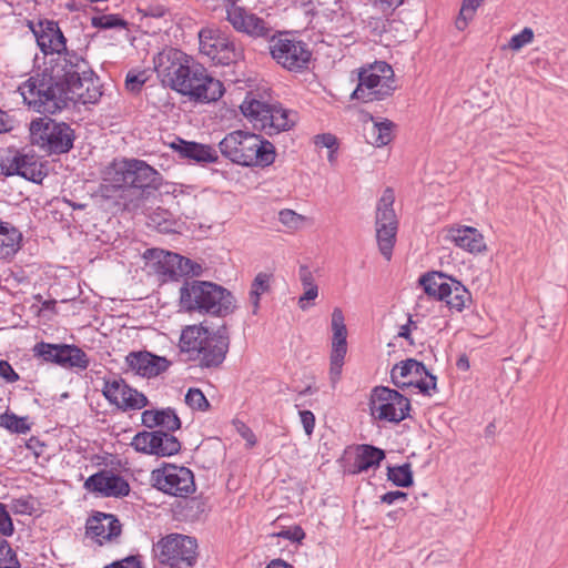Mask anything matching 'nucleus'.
I'll list each match as a JSON object with an SVG mask.
<instances>
[{"label": "nucleus", "mask_w": 568, "mask_h": 568, "mask_svg": "<svg viewBox=\"0 0 568 568\" xmlns=\"http://www.w3.org/2000/svg\"><path fill=\"white\" fill-rule=\"evenodd\" d=\"M171 148L179 152L181 158L197 163H214L219 159L216 151L211 145L206 144L178 139L176 142L171 144Z\"/></svg>", "instance_id": "27"}, {"label": "nucleus", "mask_w": 568, "mask_h": 568, "mask_svg": "<svg viewBox=\"0 0 568 568\" xmlns=\"http://www.w3.org/2000/svg\"><path fill=\"white\" fill-rule=\"evenodd\" d=\"M154 487L175 497H187L195 491L193 473L184 467L166 464L152 471Z\"/></svg>", "instance_id": "15"}, {"label": "nucleus", "mask_w": 568, "mask_h": 568, "mask_svg": "<svg viewBox=\"0 0 568 568\" xmlns=\"http://www.w3.org/2000/svg\"><path fill=\"white\" fill-rule=\"evenodd\" d=\"M12 519L3 504L0 503V535L11 536L13 534Z\"/></svg>", "instance_id": "48"}, {"label": "nucleus", "mask_w": 568, "mask_h": 568, "mask_svg": "<svg viewBox=\"0 0 568 568\" xmlns=\"http://www.w3.org/2000/svg\"><path fill=\"white\" fill-rule=\"evenodd\" d=\"M102 393L111 404L122 410L141 409L148 405L146 396L131 388L120 377L106 379Z\"/></svg>", "instance_id": "20"}, {"label": "nucleus", "mask_w": 568, "mask_h": 568, "mask_svg": "<svg viewBox=\"0 0 568 568\" xmlns=\"http://www.w3.org/2000/svg\"><path fill=\"white\" fill-rule=\"evenodd\" d=\"M122 525L112 514L97 513L88 518L85 536L99 546L120 542Z\"/></svg>", "instance_id": "19"}, {"label": "nucleus", "mask_w": 568, "mask_h": 568, "mask_svg": "<svg viewBox=\"0 0 568 568\" xmlns=\"http://www.w3.org/2000/svg\"><path fill=\"white\" fill-rule=\"evenodd\" d=\"M146 79L148 78H146V74L144 71H142V72L130 71L126 74L125 87L128 90H130L132 92L139 91L141 89V87L145 83Z\"/></svg>", "instance_id": "47"}, {"label": "nucleus", "mask_w": 568, "mask_h": 568, "mask_svg": "<svg viewBox=\"0 0 568 568\" xmlns=\"http://www.w3.org/2000/svg\"><path fill=\"white\" fill-rule=\"evenodd\" d=\"M58 365L64 368H81L85 369L89 366V358L87 354L74 345L61 344L59 346Z\"/></svg>", "instance_id": "33"}, {"label": "nucleus", "mask_w": 568, "mask_h": 568, "mask_svg": "<svg viewBox=\"0 0 568 568\" xmlns=\"http://www.w3.org/2000/svg\"><path fill=\"white\" fill-rule=\"evenodd\" d=\"M278 536L292 541H301L302 539H304L305 532L301 527L295 526L293 528L282 530L281 532H278Z\"/></svg>", "instance_id": "53"}, {"label": "nucleus", "mask_w": 568, "mask_h": 568, "mask_svg": "<svg viewBox=\"0 0 568 568\" xmlns=\"http://www.w3.org/2000/svg\"><path fill=\"white\" fill-rule=\"evenodd\" d=\"M222 155L242 166L271 165L275 160L274 145L261 135L243 130L226 134L219 143Z\"/></svg>", "instance_id": "4"}, {"label": "nucleus", "mask_w": 568, "mask_h": 568, "mask_svg": "<svg viewBox=\"0 0 568 568\" xmlns=\"http://www.w3.org/2000/svg\"><path fill=\"white\" fill-rule=\"evenodd\" d=\"M387 478L398 487H409L413 485V471L410 464L387 468Z\"/></svg>", "instance_id": "37"}, {"label": "nucleus", "mask_w": 568, "mask_h": 568, "mask_svg": "<svg viewBox=\"0 0 568 568\" xmlns=\"http://www.w3.org/2000/svg\"><path fill=\"white\" fill-rule=\"evenodd\" d=\"M181 449V443L172 434L163 430L154 432V449L153 455L172 456Z\"/></svg>", "instance_id": "35"}, {"label": "nucleus", "mask_w": 568, "mask_h": 568, "mask_svg": "<svg viewBox=\"0 0 568 568\" xmlns=\"http://www.w3.org/2000/svg\"><path fill=\"white\" fill-rule=\"evenodd\" d=\"M304 293L298 297L297 305L302 311L308 310L317 297H318V287H308L303 288Z\"/></svg>", "instance_id": "49"}, {"label": "nucleus", "mask_w": 568, "mask_h": 568, "mask_svg": "<svg viewBox=\"0 0 568 568\" xmlns=\"http://www.w3.org/2000/svg\"><path fill=\"white\" fill-rule=\"evenodd\" d=\"M369 120L372 124L365 129L366 141L377 148L387 145L393 140L395 124L387 119L375 121L372 115H369Z\"/></svg>", "instance_id": "31"}, {"label": "nucleus", "mask_w": 568, "mask_h": 568, "mask_svg": "<svg viewBox=\"0 0 568 568\" xmlns=\"http://www.w3.org/2000/svg\"><path fill=\"white\" fill-rule=\"evenodd\" d=\"M450 280L449 276H446L443 273L433 272L423 275L419 278V283L423 286L425 293L429 296H434L435 298H440L447 282Z\"/></svg>", "instance_id": "36"}, {"label": "nucleus", "mask_w": 568, "mask_h": 568, "mask_svg": "<svg viewBox=\"0 0 568 568\" xmlns=\"http://www.w3.org/2000/svg\"><path fill=\"white\" fill-rule=\"evenodd\" d=\"M357 80L358 83L351 98L363 102L385 100L397 88L394 70L385 61H375L359 68Z\"/></svg>", "instance_id": "7"}, {"label": "nucleus", "mask_w": 568, "mask_h": 568, "mask_svg": "<svg viewBox=\"0 0 568 568\" xmlns=\"http://www.w3.org/2000/svg\"><path fill=\"white\" fill-rule=\"evenodd\" d=\"M314 143L320 148L337 149V139L331 133L318 134L314 139Z\"/></svg>", "instance_id": "50"}, {"label": "nucleus", "mask_w": 568, "mask_h": 568, "mask_svg": "<svg viewBox=\"0 0 568 568\" xmlns=\"http://www.w3.org/2000/svg\"><path fill=\"white\" fill-rule=\"evenodd\" d=\"M272 278V274L260 272L256 274L251 284L248 303L254 315L258 313L261 296L271 291Z\"/></svg>", "instance_id": "34"}, {"label": "nucleus", "mask_w": 568, "mask_h": 568, "mask_svg": "<svg viewBox=\"0 0 568 568\" xmlns=\"http://www.w3.org/2000/svg\"><path fill=\"white\" fill-rule=\"evenodd\" d=\"M398 335L400 337L408 338L409 337V327H408V325L402 326Z\"/></svg>", "instance_id": "61"}, {"label": "nucleus", "mask_w": 568, "mask_h": 568, "mask_svg": "<svg viewBox=\"0 0 568 568\" xmlns=\"http://www.w3.org/2000/svg\"><path fill=\"white\" fill-rule=\"evenodd\" d=\"M113 181L119 185H129L136 189H158L161 185V174L146 164L135 159H124L112 164Z\"/></svg>", "instance_id": "12"}, {"label": "nucleus", "mask_w": 568, "mask_h": 568, "mask_svg": "<svg viewBox=\"0 0 568 568\" xmlns=\"http://www.w3.org/2000/svg\"><path fill=\"white\" fill-rule=\"evenodd\" d=\"M145 258L154 261L155 271L168 275L171 278L178 277L189 272L190 260L182 257L176 253L165 252L159 248H151L144 253Z\"/></svg>", "instance_id": "25"}, {"label": "nucleus", "mask_w": 568, "mask_h": 568, "mask_svg": "<svg viewBox=\"0 0 568 568\" xmlns=\"http://www.w3.org/2000/svg\"><path fill=\"white\" fill-rule=\"evenodd\" d=\"M142 424L148 428L160 427L166 432H174L181 427V420L171 408L146 409L142 413Z\"/></svg>", "instance_id": "28"}, {"label": "nucleus", "mask_w": 568, "mask_h": 568, "mask_svg": "<svg viewBox=\"0 0 568 568\" xmlns=\"http://www.w3.org/2000/svg\"><path fill=\"white\" fill-rule=\"evenodd\" d=\"M200 52L216 64H230L240 51L230 37L220 29L206 27L199 32Z\"/></svg>", "instance_id": "14"}, {"label": "nucleus", "mask_w": 568, "mask_h": 568, "mask_svg": "<svg viewBox=\"0 0 568 568\" xmlns=\"http://www.w3.org/2000/svg\"><path fill=\"white\" fill-rule=\"evenodd\" d=\"M104 568H143L136 557L130 556L125 559L115 561Z\"/></svg>", "instance_id": "54"}, {"label": "nucleus", "mask_w": 568, "mask_h": 568, "mask_svg": "<svg viewBox=\"0 0 568 568\" xmlns=\"http://www.w3.org/2000/svg\"><path fill=\"white\" fill-rule=\"evenodd\" d=\"M30 141L49 153L62 154L73 146V130L64 122L36 119L30 123Z\"/></svg>", "instance_id": "9"}, {"label": "nucleus", "mask_w": 568, "mask_h": 568, "mask_svg": "<svg viewBox=\"0 0 568 568\" xmlns=\"http://www.w3.org/2000/svg\"><path fill=\"white\" fill-rule=\"evenodd\" d=\"M126 363L136 374L148 378L160 375L170 366L165 357L149 352H132L126 356Z\"/></svg>", "instance_id": "26"}, {"label": "nucleus", "mask_w": 568, "mask_h": 568, "mask_svg": "<svg viewBox=\"0 0 568 568\" xmlns=\"http://www.w3.org/2000/svg\"><path fill=\"white\" fill-rule=\"evenodd\" d=\"M484 2V0H464L459 16L456 19V28L458 30H464L470 20H473L477 8Z\"/></svg>", "instance_id": "39"}, {"label": "nucleus", "mask_w": 568, "mask_h": 568, "mask_svg": "<svg viewBox=\"0 0 568 568\" xmlns=\"http://www.w3.org/2000/svg\"><path fill=\"white\" fill-rule=\"evenodd\" d=\"M337 149H331L327 155V160L333 163L336 159L335 153Z\"/></svg>", "instance_id": "62"}, {"label": "nucleus", "mask_w": 568, "mask_h": 568, "mask_svg": "<svg viewBox=\"0 0 568 568\" xmlns=\"http://www.w3.org/2000/svg\"><path fill=\"white\" fill-rule=\"evenodd\" d=\"M395 201L394 191L386 189L376 209V240L381 254L389 261L396 242L397 219L393 204Z\"/></svg>", "instance_id": "11"}, {"label": "nucleus", "mask_w": 568, "mask_h": 568, "mask_svg": "<svg viewBox=\"0 0 568 568\" xmlns=\"http://www.w3.org/2000/svg\"><path fill=\"white\" fill-rule=\"evenodd\" d=\"M21 244L22 233L12 224L0 221V260L12 258Z\"/></svg>", "instance_id": "30"}, {"label": "nucleus", "mask_w": 568, "mask_h": 568, "mask_svg": "<svg viewBox=\"0 0 568 568\" xmlns=\"http://www.w3.org/2000/svg\"><path fill=\"white\" fill-rule=\"evenodd\" d=\"M332 351L329 357V379L333 387L336 386L341 378L344 358L347 353V328L345 325L344 314L341 308L336 307L332 312Z\"/></svg>", "instance_id": "18"}, {"label": "nucleus", "mask_w": 568, "mask_h": 568, "mask_svg": "<svg viewBox=\"0 0 568 568\" xmlns=\"http://www.w3.org/2000/svg\"><path fill=\"white\" fill-rule=\"evenodd\" d=\"M226 19L236 31L248 36L264 37L270 31L263 19L236 6V3L226 8Z\"/></svg>", "instance_id": "22"}, {"label": "nucleus", "mask_w": 568, "mask_h": 568, "mask_svg": "<svg viewBox=\"0 0 568 568\" xmlns=\"http://www.w3.org/2000/svg\"><path fill=\"white\" fill-rule=\"evenodd\" d=\"M266 568H293L291 565L281 559L272 560Z\"/></svg>", "instance_id": "58"}, {"label": "nucleus", "mask_w": 568, "mask_h": 568, "mask_svg": "<svg viewBox=\"0 0 568 568\" xmlns=\"http://www.w3.org/2000/svg\"><path fill=\"white\" fill-rule=\"evenodd\" d=\"M233 295L212 282L187 281L180 288V305L187 312L224 316L233 312Z\"/></svg>", "instance_id": "5"}, {"label": "nucleus", "mask_w": 568, "mask_h": 568, "mask_svg": "<svg viewBox=\"0 0 568 568\" xmlns=\"http://www.w3.org/2000/svg\"><path fill=\"white\" fill-rule=\"evenodd\" d=\"M457 367L463 371H467L469 368V361L466 356H462L457 361Z\"/></svg>", "instance_id": "59"}, {"label": "nucleus", "mask_w": 568, "mask_h": 568, "mask_svg": "<svg viewBox=\"0 0 568 568\" xmlns=\"http://www.w3.org/2000/svg\"><path fill=\"white\" fill-rule=\"evenodd\" d=\"M21 504V506L27 507V503H21L20 500H17V505ZM21 511H26V508L21 509Z\"/></svg>", "instance_id": "63"}, {"label": "nucleus", "mask_w": 568, "mask_h": 568, "mask_svg": "<svg viewBox=\"0 0 568 568\" xmlns=\"http://www.w3.org/2000/svg\"><path fill=\"white\" fill-rule=\"evenodd\" d=\"M1 173L6 176L19 175L33 183H41L45 176L43 165L34 154L8 151L0 159Z\"/></svg>", "instance_id": "17"}, {"label": "nucleus", "mask_w": 568, "mask_h": 568, "mask_svg": "<svg viewBox=\"0 0 568 568\" xmlns=\"http://www.w3.org/2000/svg\"><path fill=\"white\" fill-rule=\"evenodd\" d=\"M243 115L253 124L254 129L267 134L290 130L295 123V113L277 104H271L256 94L248 92L240 105Z\"/></svg>", "instance_id": "6"}, {"label": "nucleus", "mask_w": 568, "mask_h": 568, "mask_svg": "<svg viewBox=\"0 0 568 568\" xmlns=\"http://www.w3.org/2000/svg\"><path fill=\"white\" fill-rule=\"evenodd\" d=\"M155 69L164 83L195 101L213 102L223 95L222 82L180 51L159 57Z\"/></svg>", "instance_id": "2"}, {"label": "nucleus", "mask_w": 568, "mask_h": 568, "mask_svg": "<svg viewBox=\"0 0 568 568\" xmlns=\"http://www.w3.org/2000/svg\"><path fill=\"white\" fill-rule=\"evenodd\" d=\"M270 52L272 58L288 71L306 69L312 55L305 42L283 34L272 39Z\"/></svg>", "instance_id": "13"}, {"label": "nucleus", "mask_w": 568, "mask_h": 568, "mask_svg": "<svg viewBox=\"0 0 568 568\" xmlns=\"http://www.w3.org/2000/svg\"><path fill=\"white\" fill-rule=\"evenodd\" d=\"M0 377H2L7 383H14L19 379V375L6 361H0Z\"/></svg>", "instance_id": "51"}, {"label": "nucleus", "mask_w": 568, "mask_h": 568, "mask_svg": "<svg viewBox=\"0 0 568 568\" xmlns=\"http://www.w3.org/2000/svg\"><path fill=\"white\" fill-rule=\"evenodd\" d=\"M438 300L445 302L450 311L462 312L471 302V295L459 281L450 277Z\"/></svg>", "instance_id": "29"}, {"label": "nucleus", "mask_w": 568, "mask_h": 568, "mask_svg": "<svg viewBox=\"0 0 568 568\" xmlns=\"http://www.w3.org/2000/svg\"><path fill=\"white\" fill-rule=\"evenodd\" d=\"M185 403L192 408L197 410H206L210 406L209 400L201 389L190 388L185 395Z\"/></svg>", "instance_id": "46"}, {"label": "nucleus", "mask_w": 568, "mask_h": 568, "mask_svg": "<svg viewBox=\"0 0 568 568\" xmlns=\"http://www.w3.org/2000/svg\"><path fill=\"white\" fill-rule=\"evenodd\" d=\"M369 409L374 419L398 424L408 416L410 403L399 392L377 386L372 392Z\"/></svg>", "instance_id": "10"}, {"label": "nucleus", "mask_w": 568, "mask_h": 568, "mask_svg": "<svg viewBox=\"0 0 568 568\" xmlns=\"http://www.w3.org/2000/svg\"><path fill=\"white\" fill-rule=\"evenodd\" d=\"M131 446L136 452L153 455L154 432H142L136 434L132 439Z\"/></svg>", "instance_id": "41"}, {"label": "nucleus", "mask_w": 568, "mask_h": 568, "mask_svg": "<svg viewBox=\"0 0 568 568\" xmlns=\"http://www.w3.org/2000/svg\"><path fill=\"white\" fill-rule=\"evenodd\" d=\"M532 40L534 31L531 28L526 27L519 33L514 34L505 48L510 49L513 51H519L525 45L531 43Z\"/></svg>", "instance_id": "45"}, {"label": "nucleus", "mask_w": 568, "mask_h": 568, "mask_svg": "<svg viewBox=\"0 0 568 568\" xmlns=\"http://www.w3.org/2000/svg\"><path fill=\"white\" fill-rule=\"evenodd\" d=\"M278 221L288 230L296 231L301 229L306 217L291 209H283L278 212Z\"/></svg>", "instance_id": "40"}, {"label": "nucleus", "mask_w": 568, "mask_h": 568, "mask_svg": "<svg viewBox=\"0 0 568 568\" xmlns=\"http://www.w3.org/2000/svg\"><path fill=\"white\" fill-rule=\"evenodd\" d=\"M243 437L250 443L251 446L255 445V436L248 428H246V430L243 433Z\"/></svg>", "instance_id": "60"}, {"label": "nucleus", "mask_w": 568, "mask_h": 568, "mask_svg": "<svg viewBox=\"0 0 568 568\" xmlns=\"http://www.w3.org/2000/svg\"><path fill=\"white\" fill-rule=\"evenodd\" d=\"M384 458V450L371 445H362L358 447L354 462V473H362L372 467H377Z\"/></svg>", "instance_id": "32"}, {"label": "nucleus", "mask_w": 568, "mask_h": 568, "mask_svg": "<svg viewBox=\"0 0 568 568\" xmlns=\"http://www.w3.org/2000/svg\"><path fill=\"white\" fill-rule=\"evenodd\" d=\"M445 240L470 254H480L487 250L484 235L473 226H449L445 230Z\"/></svg>", "instance_id": "23"}, {"label": "nucleus", "mask_w": 568, "mask_h": 568, "mask_svg": "<svg viewBox=\"0 0 568 568\" xmlns=\"http://www.w3.org/2000/svg\"><path fill=\"white\" fill-rule=\"evenodd\" d=\"M70 57H61L58 64L31 77L20 87L23 101L36 112L54 114L69 101L94 104L100 100L101 88L92 72L87 71V62L79 55Z\"/></svg>", "instance_id": "1"}, {"label": "nucleus", "mask_w": 568, "mask_h": 568, "mask_svg": "<svg viewBox=\"0 0 568 568\" xmlns=\"http://www.w3.org/2000/svg\"><path fill=\"white\" fill-rule=\"evenodd\" d=\"M300 417L305 433L310 436L313 433L315 426L314 414L311 410H301Z\"/></svg>", "instance_id": "52"}, {"label": "nucleus", "mask_w": 568, "mask_h": 568, "mask_svg": "<svg viewBox=\"0 0 568 568\" xmlns=\"http://www.w3.org/2000/svg\"><path fill=\"white\" fill-rule=\"evenodd\" d=\"M84 487L90 491L100 493L103 496H126L130 491V486L121 476L112 471L103 470L90 476Z\"/></svg>", "instance_id": "24"}, {"label": "nucleus", "mask_w": 568, "mask_h": 568, "mask_svg": "<svg viewBox=\"0 0 568 568\" xmlns=\"http://www.w3.org/2000/svg\"><path fill=\"white\" fill-rule=\"evenodd\" d=\"M0 426L17 434H27L30 430L27 417H19L9 413L0 416Z\"/></svg>", "instance_id": "38"}, {"label": "nucleus", "mask_w": 568, "mask_h": 568, "mask_svg": "<svg viewBox=\"0 0 568 568\" xmlns=\"http://www.w3.org/2000/svg\"><path fill=\"white\" fill-rule=\"evenodd\" d=\"M300 281L303 288L318 287L312 272L306 266L300 267Z\"/></svg>", "instance_id": "55"}, {"label": "nucleus", "mask_w": 568, "mask_h": 568, "mask_svg": "<svg viewBox=\"0 0 568 568\" xmlns=\"http://www.w3.org/2000/svg\"><path fill=\"white\" fill-rule=\"evenodd\" d=\"M59 346L58 344L41 342L36 344L33 352L36 356L43 358V361L58 364Z\"/></svg>", "instance_id": "43"}, {"label": "nucleus", "mask_w": 568, "mask_h": 568, "mask_svg": "<svg viewBox=\"0 0 568 568\" xmlns=\"http://www.w3.org/2000/svg\"><path fill=\"white\" fill-rule=\"evenodd\" d=\"M36 37L37 43L44 54L57 53L52 65L58 64L61 57L71 58L70 55H78L75 52L67 50V40L54 21H47L45 24H41V30L36 32Z\"/></svg>", "instance_id": "21"}, {"label": "nucleus", "mask_w": 568, "mask_h": 568, "mask_svg": "<svg viewBox=\"0 0 568 568\" xmlns=\"http://www.w3.org/2000/svg\"><path fill=\"white\" fill-rule=\"evenodd\" d=\"M406 498H407V494L406 493L399 491V490H395V491H388V493L384 494L381 497V501L385 503V504H388V505H392V504H394L397 500H405Z\"/></svg>", "instance_id": "56"}, {"label": "nucleus", "mask_w": 568, "mask_h": 568, "mask_svg": "<svg viewBox=\"0 0 568 568\" xmlns=\"http://www.w3.org/2000/svg\"><path fill=\"white\" fill-rule=\"evenodd\" d=\"M152 550L156 560L170 568H192L197 558L196 540L181 534L162 537Z\"/></svg>", "instance_id": "8"}, {"label": "nucleus", "mask_w": 568, "mask_h": 568, "mask_svg": "<svg viewBox=\"0 0 568 568\" xmlns=\"http://www.w3.org/2000/svg\"><path fill=\"white\" fill-rule=\"evenodd\" d=\"M12 130V122L3 110L0 109V133L9 132Z\"/></svg>", "instance_id": "57"}, {"label": "nucleus", "mask_w": 568, "mask_h": 568, "mask_svg": "<svg viewBox=\"0 0 568 568\" xmlns=\"http://www.w3.org/2000/svg\"><path fill=\"white\" fill-rule=\"evenodd\" d=\"M20 562L18 560L16 551L11 548L10 544L0 538V568H19Z\"/></svg>", "instance_id": "42"}, {"label": "nucleus", "mask_w": 568, "mask_h": 568, "mask_svg": "<svg viewBox=\"0 0 568 568\" xmlns=\"http://www.w3.org/2000/svg\"><path fill=\"white\" fill-rule=\"evenodd\" d=\"M230 336L226 327L210 331L202 325L187 326L182 331L180 347L199 361L201 367H217L229 352Z\"/></svg>", "instance_id": "3"}, {"label": "nucleus", "mask_w": 568, "mask_h": 568, "mask_svg": "<svg viewBox=\"0 0 568 568\" xmlns=\"http://www.w3.org/2000/svg\"><path fill=\"white\" fill-rule=\"evenodd\" d=\"M392 382L398 388L417 387L423 394L436 389V377L432 375L423 363L409 358L396 364L390 371Z\"/></svg>", "instance_id": "16"}, {"label": "nucleus", "mask_w": 568, "mask_h": 568, "mask_svg": "<svg viewBox=\"0 0 568 568\" xmlns=\"http://www.w3.org/2000/svg\"><path fill=\"white\" fill-rule=\"evenodd\" d=\"M91 23L93 27L101 29L125 28L128 24L125 20L119 18L116 14L93 17Z\"/></svg>", "instance_id": "44"}]
</instances>
